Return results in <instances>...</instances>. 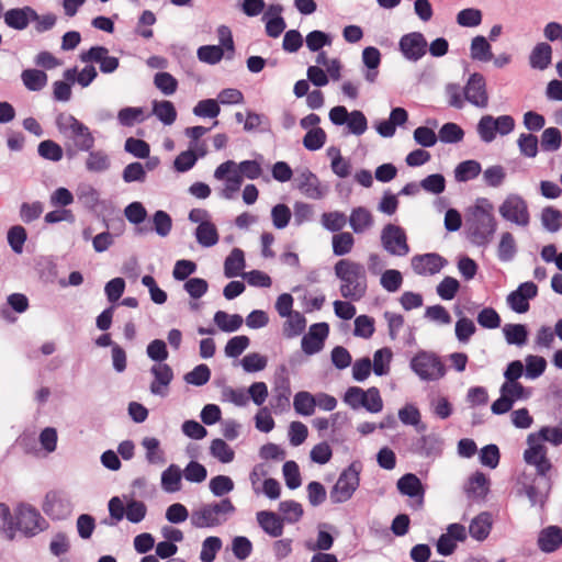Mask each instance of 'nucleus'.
Returning <instances> with one entry per match:
<instances>
[{"label": "nucleus", "instance_id": "nucleus-1", "mask_svg": "<svg viewBox=\"0 0 562 562\" xmlns=\"http://www.w3.org/2000/svg\"><path fill=\"white\" fill-rule=\"evenodd\" d=\"M532 467L536 468V474L522 473L525 482L521 483L518 494H525L531 506L539 505L540 508H544L553 486L551 476L553 464L547 457L542 461L532 464Z\"/></svg>", "mask_w": 562, "mask_h": 562}, {"label": "nucleus", "instance_id": "nucleus-2", "mask_svg": "<svg viewBox=\"0 0 562 562\" xmlns=\"http://www.w3.org/2000/svg\"><path fill=\"white\" fill-rule=\"evenodd\" d=\"M335 276L342 283L341 296L351 301L361 300L367 292V276L364 266L349 259H340L334 266Z\"/></svg>", "mask_w": 562, "mask_h": 562}, {"label": "nucleus", "instance_id": "nucleus-3", "mask_svg": "<svg viewBox=\"0 0 562 562\" xmlns=\"http://www.w3.org/2000/svg\"><path fill=\"white\" fill-rule=\"evenodd\" d=\"M361 470L362 464L360 461H352L340 472L337 482L329 492L333 504H342L351 499L360 485Z\"/></svg>", "mask_w": 562, "mask_h": 562}, {"label": "nucleus", "instance_id": "nucleus-4", "mask_svg": "<svg viewBox=\"0 0 562 562\" xmlns=\"http://www.w3.org/2000/svg\"><path fill=\"white\" fill-rule=\"evenodd\" d=\"M342 402L355 411L364 408L371 414L380 413L383 409V400L376 386L367 390L360 386H349L342 395Z\"/></svg>", "mask_w": 562, "mask_h": 562}, {"label": "nucleus", "instance_id": "nucleus-5", "mask_svg": "<svg viewBox=\"0 0 562 562\" xmlns=\"http://www.w3.org/2000/svg\"><path fill=\"white\" fill-rule=\"evenodd\" d=\"M411 370L423 381L442 378L447 368L440 357L431 351L419 350L409 361Z\"/></svg>", "mask_w": 562, "mask_h": 562}, {"label": "nucleus", "instance_id": "nucleus-6", "mask_svg": "<svg viewBox=\"0 0 562 562\" xmlns=\"http://www.w3.org/2000/svg\"><path fill=\"white\" fill-rule=\"evenodd\" d=\"M15 522H19L18 531L26 538H33L49 527L36 507L23 502L15 507Z\"/></svg>", "mask_w": 562, "mask_h": 562}, {"label": "nucleus", "instance_id": "nucleus-7", "mask_svg": "<svg viewBox=\"0 0 562 562\" xmlns=\"http://www.w3.org/2000/svg\"><path fill=\"white\" fill-rule=\"evenodd\" d=\"M497 222L494 215H488L486 212L483 216L473 215L468 218L465 226V234L470 241L479 247H486L495 234Z\"/></svg>", "mask_w": 562, "mask_h": 562}, {"label": "nucleus", "instance_id": "nucleus-8", "mask_svg": "<svg viewBox=\"0 0 562 562\" xmlns=\"http://www.w3.org/2000/svg\"><path fill=\"white\" fill-rule=\"evenodd\" d=\"M501 216L517 226H527L530 222V213L526 200L517 194L509 193L498 207Z\"/></svg>", "mask_w": 562, "mask_h": 562}, {"label": "nucleus", "instance_id": "nucleus-9", "mask_svg": "<svg viewBox=\"0 0 562 562\" xmlns=\"http://www.w3.org/2000/svg\"><path fill=\"white\" fill-rule=\"evenodd\" d=\"M42 509L52 520H64L70 516L72 504L61 490H50L45 494Z\"/></svg>", "mask_w": 562, "mask_h": 562}, {"label": "nucleus", "instance_id": "nucleus-10", "mask_svg": "<svg viewBox=\"0 0 562 562\" xmlns=\"http://www.w3.org/2000/svg\"><path fill=\"white\" fill-rule=\"evenodd\" d=\"M381 243L392 256H406L409 252L406 232L398 225L386 224L381 232Z\"/></svg>", "mask_w": 562, "mask_h": 562}, {"label": "nucleus", "instance_id": "nucleus-11", "mask_svg": "<svg viewBox=\"0 0 562 562\" xmlns=\"http://www.w3.org/2000/svg\"><path fill=\"white\" fill-rule=\"evenodd\" d=\"M78 202L94 217H99L101 214L100 209L106 211V214H113L115 212L114 204L111 200L100 199V192L91 184H82L77 189Z\"/></svg>", "mask_w": 562, "mask_h": 562}, {"label": "nucleus", "instance_id": "nucleus-12", "mask_svg": "<svg viewBox=\"0 0 562 562\" xmlns=\"http://www.w3.org/2000/svg\"><path fill=\"white\" fill-rule=\"evenodd\" d=\"M81 63H97L104 75L113 74L120 67L119 57L109 55V49L103 45H93L79 54Z\"/></svg>", "mask_w": 562, "mask_h": 562}, {"label": "nucleus", "instance_id": "nucleus-13", "mask_svg": "<svg viewBox=\"0 0 562 562\" xmlns=\"http://www.w3.org/2000/svg\"><path fill=\"white\" fill-rule=\"evenodd\" d=\"M538 291V285L535 282H521L516 290L512 291L507 295V305L513 312L517 314L527 313L530 308L529 301L537 297Z\"/></svg>", "mask_w": 562, "mask_h": 562}, {"label": "nucleus", "instance_id": "nucleus-14", "mask_svg": "<svg viewBox=\"0 0 562 562\" xmlns=\"http://www.w3.org/2000/svg\"><path fill=\"white\" fill-rule=\"evenodd\" d=\"M428 48V43L422 32H411L404 34L398 42V50L403 57L409 61H418L422 59Z\"/></svg>", "mask_w": 562, "mask_h": 562}, {"label": "nucleus", "instance_id": "nucleus-15", "mask_svg": "<svg viewBox=\"0 0 562 562\" xmlns=\"http://www.w3.org/2000/svg\"><path fill=\"white\" fill-rule=\"evenodd\" d=\"M464 99L474 106L486 108L488 103V93L486 90V80L480 72H473L469 76L463 88Z\"/></svg>", "mask_w": 562, "mask_h": 562}, {"label": "nucleus", "instance_id": "nucleus-16", "mask_svg": "<svg viewBox=\"0 0 562 562\" xmlns=\"http://www.w3.org/2000/svg\"><path fill=\"white\" fill-rule=\"evenodd\" d=\"M396 488L403 496H407L415 501V508H422L426 493V485L417 476V474L407 472L403 474L396 482Z\"/></svg>", "mask_w": 562, "mask_h": 562}, {"label": "nucleus", "instance_id": "nucleus-17", "mask_svg": "<svg viewBox=\"0 0 562 562\" xmlns=\"http://www.w3.org/2000/svg\"><path fill=\"white\" fill-rule=\"evenodd\" d=\"M447 265L448 260L437 252L415 255L412 258V268L418 276H434L439 273Z\"/></svg>", "mask_w": 562, "mask_h": 562}, {"label": "nucleus", "instance_id": "nucleus-18", "mask_svg": "<svg viewBox=\"0 0 562 562\" xmlns=\"http://www.w3.org/2000/svg\"><path fill=\"white\" fill-rule=\"evenodd\" d=\"M4 24L15 31H23L37 20V11L31 5L11 8L3 14Z\"/></svg>", "mask_w": 562, "mask_h": 562}, {"label": "nucleus", "instance_id": "nucleus-19", "mask_svg": "<svg viewBox=\"0 0 562 562\" xmlns=\"http://www.w3.org/2000/svg\"><path fill=\"white\" fill-rule=\"evenodd\" d=\"M284 8L280 3L269 4L262 14L267 36L278 38L286 29L285 19L282 16Z\"/></svg>", "mask_w": 562, "mask_h": 562}, {"label": "nucleus", "instance_id": "nucleus-20", "mask_svg": "<svg viewBox=\"0 0 562 562\" xmlns=\"http://www.w3.org/2000/svg\"><path fill=\"white\" fill-rule=\"evenodd\" d=\"M149 372L154 378L149 385L150 393L156 396H167L168 387L173 380L172 368L168 363L154 364Z\"/></svg>", "mask_w": 562, "mask_h": 562}, {"label": "nucleus", "instance_id": "nucleus-21", "mask_svg": "<svg viewBox=\"0 0 562 562\" xmlns=\"http://www.w3.org/2000/svg\"><path fill=\"white\" fill-rule=\"evenodd\" d=\"M443 440L437 434L423 435L413 441L411 451L415 454L436 458L442 453Z\"/></svg>", "mask_w": 562, "mask_h": 562}, {"label": "nucleus", "instance_id": "nucleus-22", "mask_svg": "<svg viewBox=\"0 0 562 562\" xmlns=\"http://www.w3.org/2000/svg\"><path fill=\"white\" fill-rule=\"evenodd\" d=\"M150 227L147 225L135 228L137 235H146L149 232L156 233L159 237H167L172 228V217L164 210H157L150 217Z\"/></svg>", "mask_w": 562, "mask_h": 562}, {"label": "nucleus", "instance_id": "nucleus-23", "mask_svg": "<svg viewBox=\"0 0 562 562\" xmlns=\"http://www.w3.org/2000/svg\"><path fill=\"white\" fill-rule=\"evenodd\" d=\"M30 307V300L24 293L14 292L7 296V302L0 308V316L8 323H14V313L22 314Z\"/></svg>", "mask_w": 562, "mask_h": 562}, {"label": "nucleus", "instance_id": "nucleus-24", "mask_svg": "<svg viewBox=\"0 0 562 562\" xmlns=\"http://www.w3.org/2000/svg\"><path fill=\"white\" fill-rule=\"evenodd\" d=\"M538 548L543 553H553L562 547V528L550 525L540 530L537 539Z\"/></svg>", "mask_w": 562, "mask_h": 562}, {"label": "nucleus", "instance_id": "nucleus-25", "mask_svg": "<svg viewBox=\"0 0 562 562\" xmlns=\"http://www.w3.org/2000/svg\"><path fill=\"white\" fill-rule=\"evenodd\" d=\"M256 519L259 527L268 536L278 538L283 535L285 524L277 513L268 509L260 510L256 514Z\"/></svg>", "mask_w": 562, "mask_h": 562}, {"label": "nucleus", "instance_id": "nucleus-26", "mask_svg": "<svg viewBox=\"0 0 562 562\" xmlns=\"http://www.w3.org/2000/svg\"><path fill=\"white\" fill-rule=\"evenodd\" d=\"M382 55L375 46H367L362 50V64L366 68L364 79L373 83L379 76V67L381 65Z\"/></svg>", "mask_w": 562, "mask_h": 562}, {"label": "nucleus", "instance_id": "nucleus-27", "mask_svg": "<svg viewBox=\"0 0 562 562\" xmlns=\"http://www.w3.org/2000/svg\"><path fill=\"white\" fill-rule=\"evenodd\" d=\"M273 396L271 406L276 413H283L290 408L291 381L290 379H279L273 381Z\"/></svg>", "mask_w": 562, "mask_h": 562}, {"label": "nucleus", "instance_id": "nucleus-28", "mask_svg": "<svg viewBox=\"0 0 562 562\" xmlns=\"http://www.w3.org/2000/svg\"><path fill=\"white\" fill-rule=\"evenodd\" d=\"M493 528V518L490 512H481L469 525V535L476 541H484Z\"/></svg>", "mask_w": 562, "mask_h": 562}, {"label": "nucleus", "instance_id": "nucleus-29", "mask_svg": "<svg viewBox=\"0 0 562 562\" xmlns=\"http://www.w3.org/2000/svg\"><path fill=\"white\" fill-rule=\"evenodd\" d=\"M552 63V47L547 42L537 43L529 54V66L536 70H544Z\"/></svg>", "mask_w": 562, "mask_h": 562}, {"label": "nucleus", "instance_id": "nucleus-30", "mask_svg": "<svg viewBox=\"0 0 562 562\" xmlns=\"http://www.w3.org/2000/svg\"><path fill=\"white\" fill-rule=\"evenodd\" d=\"M503 335L507 345L520 348L528 344L530 330L527 324L508 323L503 326Z\"/></svg>", "mask_w": 562, "mask_h": 562}, {"label": "nucleus", "instance_id": "nucleus-31", "mask_svg": "<svg viewBox=\"0 0 562 562\" xmlns=\"http://www.w3.org/2000/svg\"><path fill=\"white\" fill-rule=\"evenodd\" d=\"M71 138H74L75 145L80 151H90L94 147V136L89 127L79 120H74Z\"/></svg>", "mask_w": 562, "mask_h": 562}, {"label": "nucleus", "instance_id": "nucleus-32", "mask_svg": "<svg viewBox=\"0 0 562 562\" xmlns=\"http://www.w3.org/2000/svg\"><path fill=\"white\" fill-rule=\"evenodd\" d=\"M246 268L245 252L243 249L235 247L224 260V276L227 279L241 276Z\"/></svg>", "mask_w": 562, "mask_h": 562}, {"label": "nucleus", "instance_id": "nucleus-33", "mask_svg": "<svg viewBox=\"0 0 562 562\" xmlns=\"http://www.w3.org/2000/svg\"><path fill=\"white\" fill-rule=\"evenodd\" d=\"M151 114L164 125H172L178 116L173 102L169 100H154L151 102Z\"/></svg>", "mask_w": 562, "mask_h": 562}, {"label": "nucleus", "instance_id": "nucleus-34", "mask_svg": "<svg viewBox=\"0 0 562 562\" xmlns=\"http://www.w3.org/2000/svg\"><path fill=\"white\" fill-rule=\"evenodd\" d=\"M194 237L196 243L204 248H211L220 240L217 227L212 221L198 225L194 229Z\"/></svg>", "mask_w": 562, "mask_h": 562}, {"label": "nucleus", "instance_id": "nucleus-35", "mask_svg": "<svg viewBox=\"0 0 562 562\" xmlns=\"http://www.w3.org/2000/svg\"><path fill=\"white\" fill-rule=\"evenodd\" d=\"M24 87L32 92L41 91L48 81V76L43 69L26 68L21 72Z\"/></svg>", "mask_w": 562, "mask_h": 562}, {"label": "nucleus", "instance_id": "nucleus-36", "mask_svg": "<svg viewBox=\"0 0 562 562\" xmlns=\"http://www.w3.org/2000/svg\"><path fill=\"white\" fill-rule=\"evenodd\" d=\"M182 470L179 465L172 463L161 473V488L166 493L179 492L182 487Z\"/></svg>", "mask_w": 562, "mask_h": 562}, {"label": "nucleus", "instance_id": "nucleus-37", "mask_svg": "<svg viewBox=\"0 0 562 562\" xmlns=\"http://www.w3.org/2000/svg\"><path fill=\"white\" fill-rule=\"evenodd\" d=\"M226 520V517L222 519L212 516L207 504L202 505L199 509L193 510L191 514V525L195 528H213L222 525Z\"/></svg>", "mask_w": 562, "mask_h": 562}, {"label": "nucleus", "instance_id": "nucleus-38", "mask_svg": "<svg viewBox=\"0 0 562 562\" xmlns=\"http://www.w3.org/2000/svg\"><path fill=\"white\" fill-rule=\"evenodd\" d=\"M528 448L524 451V461L528 465L536 464L548 457V448L544 443L537 441V435L529 434L527 437Z\"/></svg>", "mask_w": 562, "mask_h": 562}, {"label": "nucleus", "instance_id": "nucleus-39", "mask_svg": "<svg viewBox=\"0 0 562 562\" xmlns=\"http://www.w3.org/2000/svg\"><path fill=\"white\" fill-rule=\"evenodd\" d=\"M213 322L217 328L223 333L237 331L243 323L244 318L240 314H229L225 311H217L213 316Z\"/></svg>", "mask_w": 562, "mask_h": 562}, {"label": "nucleus", "instance_id": "nucleus-40", "mask_svg": "<svg viewBox=\"0 0 562 562\" xmlns=\"http://www.w3.org/2000/svg\"><path fill=\"white\" fill-rule=\"evenodd\" d=\"M454 313L459 316L454 328L456 337L459 342L467 344L476 331L475 324L472 319L462 315V310L459 306L454 307Z\"/></svg>", "mask_w": 562, "mask_h": 562}, {"label": "nucleus", "instance_id": "nucleus-41", "mask_svg": "<svg viewBox=\"0 0 562 562\" xmlns=\"http://www.w3.org/2000/svg\"><path fill=\"white\" fill-rule=\"evenodd\" d=\"M470 56L472 59L483 63H487L494 58L492 46L485 36L476 35L472 38L470 45Z\"/></svg>", "mask_w": 562, "mask_h": 562}, {"label": "nucleus", "instance_id": "nucleus-42", "mask_svg": "<svg viewBox=\"0 0 562 562\" xmlns=\"http://www.w3.org/2000/svg\"><path fill=\"white\" fill-rule=\"evenodd\" d=\"M349 224L356 234H361L373 225V216L367 207L358 206L352 209Z\"/></svg>", "mask_w": 562, "mask_h": 562}, {"label": "nucleus", "instance_id": "nucleus-43", "mask_svg": "<svg viewBox=\"0 0 562 562\" xmlns=\"http://www.w3.org/2000/svg\"><path fill=\"white\" fill-rule=\"evenodd\" d=\"M293 407L300 416H312L315 413L316 397L308 391H299L294 395Z\"/></svg>", "mask_w": 562, "mask_h": 562}, {"label": "nucleus", "instance_id": "nucleus-44", "mask_svg": "<svg viewBox=\"0 0 562 562\" xmlns=\"http://www.w3.org/2000/svg\"><path fill=\"white\" fill-rule=\"evenodd\" d=\"M482 172L481 164L475 159H467L459 162L454 168L457 182H468L475 179Z\"/></svg>", "mask_w": 562, "mask_h": 562}, {"label": "nucleus", "instance_id": "nucleus-45", "mask_svg": "<svg viewBox=\"0 0 562 562\" xmlns=\"http://www.w3.org/2000/svg\"><path fill=\"white\" fill-rule=\"evenodd\" d=\"M491 480L482 471L476 470L469 477V487L465 488L468 495H475L485 498L490 493Z\"/></svg>", "mask_w": 562, "mask_h": 562}, {"label": "nucleus", "instance_id": "nucleus-46", "mask_svg": "<svg viewBox=\"0 0 562 562\" xmlns=\"http://www.w3.org/2000/svg\"><path fill=\"white\" fill-rule=\"evenodd\" d=\"M262 162L263 156L261 154H257L255 159L241 160L237 164L236 175H240L241 180L244 178L256 180L262 175Z\"/></svg>", "mask_w": 562, "mask_h": 562}, {"label": "nucleus", "instance_id": "nucleus-47", "mask_svg": "<svg viewBox=\"0 0 562 562\" xmlns=\"http://www.w3.org/2000/svg\"><path fill=\"white\" fill-rule=\"evenodd\" d=\"M279 512L284 524H295L300 521L304 515L301 503L294 499L282 501L279 503Z\"/></svg>", "mask_w": 562, "mask_h": 562}, {"label": "nucleus", "instance_id": "nucleus-48", "mask_svg": "<svg viewBox=\"0 0 562 562\" xmlns=\"http://www.w3.org/2000/svg\"><path fill=\"white\" fill-rule=\"evenodd\" d=\"M37 155L45 160L58 162L64 157V148L53 139H44L37 145Z\"/></svg>", "mask_w": 562, "mask_h": 562}, {"label": "nucleus", "instance_id": "nucleus-49", "mask_svg": "<svg viewBox=\"0 0 562 562\" xmlns=\"http://www.w3.org/2000/svg\"><path fill=\"white\" fill-rule=\"evenodd\" d=\"M142 446L146 450V460L149 464H165V452L160 448V441L155 437H145Z\"/></svg>", "mask_w": 562, "mask_h": 562}, {"label": "nucleus", "instance_id": "nucleus-50", "mask_svg": "<svg viewBox=\"0 0 562 562\" xmlns=\"http://www.w3.org/2000/svg\"><path fill=\"white\" fill-rule=\"evenodd\" d=\"M562 146V132L558 127H547L542 131L540 147L542 151L553 153Z\"/></svg>", "mask_w": 562, "mask_h": 562}, {"label": "nucleus", "instance_id": "nucleus-51", "mask_svg": "<svg viewBox=\"0 0 562 562\" xmlns=\"http://www.w3.org/2000/svg\"><path fill=\"white\" fill-rule=\"evenodd\" d=\"M283 324V336L286 338H294L303 334L306 328V318L300 312H293Z\"/></svg>", "mask_w": 562, "mask_h": 562}, {"label": "nucleus", "instance_id": "nucleus-52", "mask_svg": "<svg viewBox=\"0 0 562 562\" xmlns=\"http://www.w3.org/2000/svg\"><path fill=\"white\" fill-rule=\"evenodd\" d=\"M146 117L143 106H125L117 113L119 123L125 127H132L136 123H142Z\"/></svg>", "mask_w": 562, "mask_h": 562}, {"label": "nucleus", "instance_id": "nucleus-53", "mask_svg": "<svg viewBox=\"0 0 562 562\" xmlns=\"http://www.w3.org/2000/svg\"><path fill=\"white\" fill-rule=\"evenodd\" d=\"M463 138V128L454 122H447L439 128L438 140L443 144H458L462 142Z\"/></svg>", "mask_w": 562, "mask_h": 562}, {"label": "nucleus", "instance_id": "nucleus-54", "mask_svg": "<svg viewBox=\"0 0 562 562\" xmlns=\"http://www.w3.org/2000/svg\"><path fill=\"white\" fill-rule=\"evenodd\" d=\"M7 240L11 250L16 255H21L27 240L26 228L19 224L11 226L7 233Z\"/></svg>", "mask_w": 562, "mask_h": 562}, {"label": "nucleus", "instance_id": "nucleus-55", "mask_svg": "<svg viewBox=\"0 0 562 562\" xmlns=\"http://www.w3.org/2000/svg\"><path fill=\"white\" fill-rule=\"evenodd\" d=\"M517 254V245L514 235L505 232L501 235V240L497 247V257L502 262L512 261Z\"/></svg>", "mask_w": 562, "mask_h": 562}, {"label": "nucleus", "instance_id": "nucleus-56", "mask_svg": "<svg viewBox=\"0 0 562 562\" xmlns=\"http://www.w3.org/2000/svg\"><path fill=\"white\" fill-rule=\"evenodd\" d=\"M393 358V351L389 347L378 349L373 355V372L378 376L386 375L390 372V364Z\"/></svg>", "mask_w": 562, "mask_h": 562}, {"label": "nucleus", "instance_id": "nucleus-57", "mask_svg": "<svg viewBox=\"0 0 562 562\" xmlns=\"http://www.w3.org/2000/svg\"><path fill=\"white\" fill-rule=\"evenodd\" d=\"M211 375L212 371L210 367L205 363H200L195 366L191 371L187 372L183 375V380L189 385L200 387L210 381Z\"/></svg>", "mask_w": 562, "mask_h": 562}, {"label": "nucleus", "instance_id": "nucleus-58", "mask_svg": "<svg viewBox=\"0 0 562 562\" xmlns=\"http://www.w3.org/2000/svg\"><path fill=\"white\" fill-rule=\"evenodd\" d=\"M333 35L328 32L314 30L311 31L305 37V44L310 52L316 53L325 46H330L333 43Z\"/></svg>", "mask_w": 562, "mask_h": 562}, {"label": "nucleus", "instance_id": "nucleus-59", "mask_svg": "<svg viewBox=\"0 0 562 562\" xmlns=\"http://www.w3.org/2000/svg\"><path fill=\"white\" fill-rule=\"evenodd\" d=\"M210 454L221 463H231L235 459V451L222 438H215L211 441Z\"/></svg>", "mask_w": 562, "mask_h": 562}, {"label": "nucleus", "instance_id": "nucleus-60", "mask_svg": "<svg viewBox=\"0 0 562 562\" xmlns=\"http://www.w3.org/2000/svg\"><path fill=\"white\" fill-rule=\"evenodd\" d=\"M541 223L546 231L557 233L562 227V212L554 206L543 207Z\"/></svg>", "mask_w": 562, "mask_h": 562}, {"label": "nucleus", "instance_id": "nucleus-61", "mask_svg": "<svg viewBox=\"0 0 562 562\" xmlns=\"http://www.w3.org/2000/svg\"><path fill=\"white\" fill-rule=\"evenodd\" d=\"M517 146L521 156L535 158L539 153L538 136L532 133H521L517 139Z\"/></svg>", "mask_w": 562, "mask_h": 562}, {"label": "nucleus", "instance_id": "nucleus-62", "mask_svg": "<svg viewBox=\"0 0 562 562\" xmlns=\"http://www.w3.org/2000/svg\"><path fill=\"white\" fill-rule=\"evenodd\" d=\"M526 368L525 376L529 380H536L540 378L547 369V360L542 356L528 355L525 358Z\"/></svg>", "mask_w": 562, "mask_h": 562}, {"label": "nucleus", "instance_id": "nucleus-63", "mask_svg": "<svg viewBox=\"0 0 562 562\" xmlns=\"http://www.w3.org/2000/svg\"><path fill=\"white\" fill-rule=\"evenodd\" d=\"M327 134L322 127H314L305 133L302 144L305 149L316 151L324 147Z\"/></svg>", "mask_w": 562, "mask_h": 562}, {"label": "nucleus", "instance_id": "nucleus-64", "mask_svg": "<svg viewBox=\"0 0 562 562\" xmlns=\"http://www.w3.org/2000/svg\"><path fill=\"white\" fill-rule=\"evenodd\" d=\"M537 435V441L549 442L554 447L562 445V419L555 426H542Z\"/></svg>", "mask_w": 562, "mask_h": 562}]
</instances>
